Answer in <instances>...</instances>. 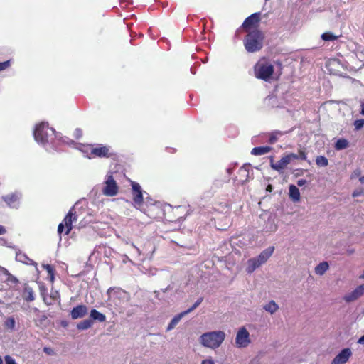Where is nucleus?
Returning <instances> with one entry per match:
<instances>
[{"label": "nucleus", "instance_id": "f257e3e1", "mask_svg": "<svg viewBox=\"0 0 364 364\" xmlns=\"http://www.w3.org/2000/svg\"><path fill=\"white\" fill-rule=\"evenodd\" d=\"M36 141L41 145L47 151L57 150L60 136L55 129L49 127L48 122H41L36 125L33 130Z\"/></svg>", "mask_w": 364, "mask_h": 364}, {"label": "nucleus", "instance_id": "f03ea898", "mask_svg": "<svg viewBox=\"0 0 364 364\" xmlns=\"http://www.w3.org/2000/svg\"><path fill=\"white\" fill-rule=\"evenodd\" d=\"M81 151L90 159L95 157L108 159L114 155L112 146L104 144L84 146Z\"/></svg>", "mask_w": 364, "mask_h": 364}, {"label": "nucleus", "instance_id": "7ed1b4c3", "mask_svg": "<svg viewBox=\"0 0 364 364\" xmlns=\"http://www.w3.org/2000/svg\"><path fill=\"white\" fill-rule=\"evenodd\" d=\"M225 338V332L222 331H215L202 334L200 337V341L201 344L205 347L215 349L222 344Z\"/></svg>", "mask_w": 364, "mask_h": 364}, {"label": "nucleus", "instance_id": "20e7f679", "mask_svg": "<svg viewBox=\"0 0 364 364\" xmlns=\"http://www.w3.org/2000/svg\"><path fill=\"white\" fill-rule=\"evenodd\" d=\"M245 49L249 53H254L259 50L263 45V34L258 30H253L250 32L244 40Z\"/></svg>", "mask_w": 364, "mask_h": 364}, {"label": "nucleus", "instance_id": "39448f33", "mask_svg": "<svg viewBox=\"0 0 364 364\" xmlns=\"http://www.w3.org/2000/svg\"><path fill=\"white\" fill-rule=\"evenodd\" d=\"M274 72V66L270 63L259 62L255 66L257 78L268 80Z\"/></svg>", "mask_w": 364, "mask_h": 364}, {"label": "nucleus", "instance_id": "423d86ee", "mask_svg": "<svg viewBox=\"0 0 364 364\" xmlns=\"http://www.w3.org/2000/svg\"><path fill=\"white\" fill-rule=\"evenodd\" d=\"M103 195L106 196H115L119 192V186L113 178L112 173L108 172L104 181V187L102 190Z\"/></svg>", "mask_w": 364, "mask_h": 364}, {"label": "nucleus", "instance_id": "0eeeda50", "mask_svg": "<svg viewBox=\"0 0 364 364\" xmlns=\"http://www.w3.org/2000/svg\"><path fill=\"white\" fill-rule=\"evenodd\" d=\"M251 343L250 333L245 327L240 328L235 337V346L237 348H246Z\"/></svg>", "mask_w": 364, "mask_h": 364}, {"label": "nucleus", "instance_id": "6e6552de", "mask_svg": "<svg viewBox=\"0 0 364 364\" xmlns=\"http://www.w3.org/2000/svg\"><path fill=\"white\" fill-rule=\"evenodd\" d=\"M131 186L134 205L135 207H140L144 200V191H142L140 184L137 182L132 181Z\"/></svg>", "mask_w": 364, "mask_h": 364}, {"label": "nucleus", "instance_id": "1a4fd4ad", "mask_svg": "<svg viewBox=\"0 0 364 364\" xmlns=\"http://www.w3.org/2000/svg\"><path fill=\"white\" fill-rule=\"evenodd\" d=\"M352 351L350 348H346L341 351L332 360L331 364H345L352 356Z\"/></svg>", "mask_w": 364, "mask_h": 364}, {"label": "nucleus", "instance_id": "9d476101", "mask_svg": "<svg viewBox=\"0 0 364 364\" xmlns=\"http://www.w3.org/2000/svg\"><path fill=\"white\" fill-rule=\"evenodd\" d=\"M21 197V193L16 192L4 196L3 200L10 208H17L20 204Z\"/></svg>", "mask_w": 364, "mask_h": 364}, {"label": "nucleus", "instance_id": "9b49d317", "mask_svg": "<svg viewBox=\"0 0 364 364\" xmlns=\"http://www.w3.org/2000/svg\"><path fill=\"white\" fill-rule=\"evenodd\" d=\"M77 220L75 213H73V208L70 209L63 220L66 230L65 234L68 235L73 229V223Z\"/></svg>", "mask_w": 364, "mask_h": 364}, {"label": "nucleus", "instance_id": "f8f14e48", "mask_svg": "<svg viewBox=\"0 0 364 364\" xmlns=\"http://www.w3.org/2000/svg\"><path fill=\"white\" fill-rule=\"evenodd\" d=\"M289 164V158L286 155L284 156L280 160L274 163L273 156L270 157V166L275 171L279 172L282 171Z\"/></svg>", "mask_w": 364, "mask_h": 364}, {"label": "nucleus", "instance_id": "ddd939ff", "mask_svg": "<svg viewBox=\"0 0 364 364\" xmlns=\"http://www.w3.org/2000/svg\"><path fill=\"white\" fill-rule=\"evenodd\" d=\"M364 294V285H360L358 287L355 289H354L353 291L347 294L344 296V300L346 302H351L357 299H358L360 296H361Z\"/></svg>", "mask_w": 364, "mask_h": 364}, {"label": "nucleus", "instance_id": "4468645a", "mask_svg": "<svg viewBox=\"0 0 364 364\" xmlns=\"http://www.w3.org/2000/svg\"><path fill=\"white\" fill-rule=\"evenodd\" d=\"M87 313V307L85 305H78L72 309L70 315L73 319H77L82 318Z\"/></svg>", "mask_w": 364, "mask_h": 364}, {"label": "nucleus", "instance_id": "2eb2a0df", "mask_svg": "<svg viewBox=\"0 0 364 364\" xmlns=\"http://www.w3.org/2000/svg\"><path fill=\"white\" fill-rule=\"evenodd\" d=\"M274 250L273 246L269 247L268 248L263 250L257 257H255L258 262L262 265L264 264L268 259L272 256Z\"/></svg>", "mask_w": 364, "mask_h": 364}, {"label": "nucleus", "instance_id": "dca6fc26", "mask_svg": "<svg viewBox=\"0 0 364 364\" xmlns=\"http://www.w3.org/2000/svg\"><path fill=\"white\" fill-rule=\"evenodd\" d=\"M259 13H254L248 16L243 22L242 26L244 28H248L257 24L259 21Z\"/></svg>", "mask_w": 364, "mask_h": 364}, {"label": "nucleus", "instance_id": "f3484780", "mask_svg": "<svg viewBox=\"0 0 364 364\" xmlns=\"http://www.w3.org/2000/svg\"><path fill=\"white\" fill-rule=\"evenodd\" d=\"M264 104L266 106L273 108L283 107V103L279 102L278 97L274 95H269L264 100Z\"/></svg>", "mask_w": 364, "mask_h": 364}, {"label": "nucleus", "instance_id": "a211bd4d", "mask_svg": "<svg viewBox=\"0 0 364 364\" xmlns=\"http://www.w3.org/2000/svg\"><path fill=\"white\" fill-rule=\"evenodd\" d=\"M289 196L291 200L294 203L300 200V192L299 188L294 185H290L289 188Z\"/></svg>", "mask_w": 364, "mask_h": 364}, {"label": "nucleus", "instance_id": "6ab92c4d", "mask_svg": "<svg viewBox=\"0 0 364 364\" xmlns=\"http://www.w3.org/2000/svg\"><path fill=\"white\" fill-rule=\"evenodd\" d=\"M261 264L255 258H251L247 260L246 272L249 274L252 273L257 268L259 267Z\"/></svg>", "mask_w": 364, "mask_h": 364}, {"label": "nucleus", "instance_id": "aec40b11", "mask_svg": "<svg viewBox=\"0 0 364 364\" xmlns=\"http://www.w3.org/2000/svg\"><path fill=\"white\" fill-rule=\"evenodd\" d=\"M272 150V147L269 146H257L252 149L251 154L254 156H261L269 153Z\"/></svg>", "mask_w": 364, "mask_h": 364}, {"label": "nucleus", "instance_id": "412c9836", "mask_svg": "<svg viewBox=\"0 0 364 364\" xmlns=\"http://www.w3.org/2000/svg\"><path fill=\"white\" fill-rule=\"evenodd\" d=\"M263 309L266 311L270 313L271 314H273L279 309V306L278 304H276L274 301L271 300L263 306Z\"/></svg>", "mask_w": 364, "mask_h": 364}, {"label": "nucleus", "instance_id": "4be33fe9", "mask_svg": "<svg viewBox=\"0 0 364 364\" xmlns=\"http://www.w3.org/2000/svg\"><path fill=\"white\" fill-rule=\"evenodd\" d=\"M90 316L92 320L98 321L100 322H104L106 320L105 315L100 313L96 309L91 310Z\"/></svg>", "mask_w": 364, "mask_h": 364}, {"label": "nucleus", "instance_id": "5701e85b", "mask_svg": "<svg viewBox=\"0 0 364 364\" xmlns=\"http://www.w3.org/2000/svg\"><path fill=\"white\" fill-rule=\"evenodd\" d=\"M183 316L181 312L176 315L168 323L166 331H170L173 330Z\"/></svg>", "mask_w": 364, "mask_h": 364}, {"label": "nucleus", "instance_id": "b1692460", "mask_svg": "<svg viewBox=\"0 0 364 364\" xmlns=\"http://www.w3.org/2000/svg\"><path fill=\"white\" fill-rule=\"evenodd\" d=\"M16 259L17 261L26 264H36L32 259H31L26 255L22 252L16 254Z\"/></svg>", "mask_w": 364, "mask_h": 364}, {"label": "nucleus", "instance_id": "393cba45", "mask_svg": "<svg viewBox=\"0 0 364 364\" xmlns=\"http://www.w3.org/2000/svg\"><path fill=\"white\" fill-rule=\"evenodd\" d=\"M107 294L111 295V294H113V295L116 296L119 299H126L127 298V292L123 291L121 289H112L109 288L107 290Z\"/></svg>", "mask_w": 364, "mask_h": 364}, {"label": "nucleus", "instance_id": "a878e982", "mask_svg": "<svg viewBox=\"0 0 364 364\" xmlns=\"http://www.w3.org/2000/svg\"><path fill=\"white\" fill-rule=\"evenodd\" d=\"M328 264L326 262H321L315 267V273L318 275H323L328 269Z\"/></svg>", "mask_w": 364, "mask_h": 364}, {"label": "nucleus", "instance_id": "bb28decb", "mask_svg": "<svg viewBox=\"0 0 364 364\" xmlns=\"http://www.w3.org/2000/svg\"><path fill=\"white\" fill-rule=\"evenodd\" d=\"M93 325L92 319H85L77 324V328L80 331H84L90 328Z\"/></svg>", "mask_w": 364, "mask_h": 364}, {"label": "nucleus", "instance_id": "cd10ccee", "mask_svg": "<svg viewBox=\"0 0 364 364\" xmlns=\"http://www.w3.org/2000/svg\"><path fill=\"white\" fill-rule=\"evenodd\" d=\"M0 272L2 274V276L5 277V280L8 282H11L12 283H16L17 279L10 274L9 272L4 267H0Z\"/></svg>", "mask_w": 364, "mask_h": 364}, {"label": "nucleus", "instance_id": "c85d7f7f", "mask_svg": "<svg viewBox=\"0 0 364 364\" xmlns=\"http://www.w3.org/2000/svg\"><path fill=\"white\" fill-rule=\"evenodd\" d=\"M348 146V141L345 139H339L335 143V149L336 150H342L347 148Z\"/></svg>", "mask_w": 364, "mask_h": 364}, {"label": "nucleus", "instance_id": "c756f323", "mask_svg": "<svg viewBox=\"0 0 364 364\" xmlns=\"http://www.w3.org/2000/svg\"><path fill=\"white\" fill-rule=\"evenodd\" d=\"M25 299L28 301H32L35 299L33 291L29 287H26L24 289Z\"/></svg>", "mask_w": 364, "mask_h": 364}, {"label": "nucleus", "instance_id": "7c9ffc66", "mask_svg": "<svg viewBox=\"0 0 364 364\" xmlns=\"http://www.w3.org/2000/svg\"><path fill=\"white\" fill-rule=\"evenodd\" d=\"M316 164L318 166L326 167L328 164V161L326 157L323 156H319L316 159Z\"/></svg>", "mask_w": 364, "mask_h": 364}, {"label": "nucleus", "instance_id": "2f4dec72", "mask_svg": "<svg viewBox=\"0 0 364 364\" xmlns=\"http://www.w3.org/2000/svg\"><path fill=\"white\" fill-rule=\"evenodd\" d=\"M282 133L279 131H274L269 134V143L271 144H274L278 139L279 136H282Z\"/></svg>", "mask_w": 364, "mask_h": 364}, {"label": "nucleus", "instance_id": "473e14b6", "mask_svg": "<svg viewBox=\"0 0 364 364\" xmlns=\"http://www.w3.org/2000/svg\"><path fill=\"white\" fill-rule=\"evenodd\" d=\"M338 36L331 32H326L321 35V38L326 41H332L337 39Z\"/></svg>", "mask_w": 364, "mask_h": 364}, {"label": "nucleus", "instance_id": "72a5a7b5", "mask_svg": "<svg viewBox=\"0 0 364 364\" xmlns=\"http://www.w3.org/2000/svg\"><path fill=\"white\" fill-rule=\"evenodd\" d=\"M264 229L267 232H275L277 230V225L274 223L273 220H269L268 224L267 225Z\"/></svg>", "mask_w": 364, "mask_h": 364}, {"label": "nucleus", "instance_id": "f704fd0d", "mask_svg": "<svg viewBox=\"0 0 364 364\" xmlns=\"http://www.w3.org/2000/svg\"><path fill=\"white\" fill-rule=\"evenodd\" d=\"M5 326L9 329H14L16 325L15 319L13 317H9L4 323Z\"/></svg>", "mask_w": 364, "mask_h": 364}, {"label": "nucleus", "instance_id": "c9c22d12", "mask_svg": "<svg viewBox=\"0 0 364 364\" xmlns=\"http://www.w3.org/2000/svg\"><path fill=\"white\" fill-rule=\"evenodd\" d=\"M43 267L48 272V273L50 277V280L53 282L54 279V269H53V267L50 264L43 265Z\"/></svg>", "mask_w": 364, "mask_h": 364}, {"label": "nucleus", "instance_id": "e433bc0d", "mask_svg": "<svg viewBox=\"0 0 364 364\" xmlns=\"http://www.w3.org/2000/svg\"><path fill=\"white\" fill-rule=\"evenodd\" d=\"M353 125H354V127H355V130H357V131L360 130L364 126V119H356L354 122Z\"/></svg>", "mask_w": 364, "mask_h": 364}, {"label": "nucleus", "instance_id": "4c0bfd02", "mask_svg": "<svg viewBox=\"0 0 364 364\" xmlns=\"http://www.w3.org/2000/svg\"><path fill=\"white\" fill-rule=\"evenodd\" d=\"M249 165H245L240 169V173L241 174H245V176L247 178L249 174Z\"/></svg>", "mask_w": 364, "mask_h": 364}, {"label": "nucleus", "instance_id": "58836bf2", "mask_svg": "<svg viewBox=\"0 0 364 364\" xmlns=\"http://www.w3.org/2000/svg\"><path fill=\"white\" fill-rule=\"evenodd\" d=\"M11 65L10 60H6L0 63V71H3Z\"/></svg>", "mask_w": 364, "mask_h": 364}, {"label": "nucleus", "instance_id": "ea45409f", "mask_svg": "<svg viewBox=\"0 0 364 364\" xmlns=\"http://www.w3.org/2000/svg\"><path fill=\"white\" fill-rule=\"evenodd\" d=\"M364 191H363V188H358V189H356L355 190L353 193H352V196L353 197L355 198V197H358V196H360L363 194Z\"/></svg>", "mask_w": 364, "mask_h": 364}, {"label": "nucleus", "instance_id": "a19ab883", "mask_svg": "<svg viewBox=\"0 0 364 364\" xmlns=\"http://www.w3.org/2000/svg\"><path fill=\"white\" fill-rule=\"evenodd\" d=\"M361 174V171L359 168L355 169L351 174L350 178L351 179L356 178L358 177H360Z\"/></svg>", "mask_w": 364, "mask_h": 364}, {"label": "nucleus", "instance_id": "79ce46f5", "mask_svg": "<svg viewBox=\"0 0 364 364\" xmlns=\"http://www.w3.org/2000/svg\"><path fill=\"white\" fill-rule=\"evenodd\" d=\"M287 158H289V163L292 161V160H295V159H299V156L298 154H287L286 155Z\"/></svg>", "mask_w": 364, "mask_h": 364}, {"label": "nucleus", "instance_id": "37998d69", "mask_svg": "<svg viewBox=\"0 0 364 364\" xmlns=\"http://www.w3.org/2000/svg\"><path fill=\"white\" fill-rule=\"evenodd\" d=\"M4 359L6 364H16L14 359L9 355H6Z\"/></svg>", "mask_w": 364, "mask_h": 364}, {"label": "nucleus", "instance_id": "c03bdc74", "mask_svg": "<svg viewBox=\"0 0 364 364\" xmlns=\"http://www.w3.org/2000/svg\"><path fill=\"white\" fill-rule=\"evenodd\" d=\"M82 135V132L80 129L77 128L74 131V136L76 139H80Z\"/></svg>", "mask_w": 364, "mask_h": 364}, {"label": "nucleus", "instance_id": "a18cd8bd", "mask_svg": "<svg viewBox=\"0 0 364 364\" xmlns=\"http://www.w3.org/2000/svg\"><path fill=\"white\" fill-rule=\"evenodd\" d=\"M299 159H301V160H306V154L304 151L300 149L299 151Z\"/></svg>", "mask_w": 364, "mask_h": 364}, {"label": "nucleus", "instance_id": "49530a36", "mask_svg": "<svg viewBox=\"0 0 364 364\" xmlns=\"http://www.w3.org/2000/svg\"><path fill=\"white\" fill-rule=\"evenodd\" d=\"M43 351L44 353L50 355H53L55 354L54 350L50 347H44Z\"/></svg>", "mask_w": 364, "mask_h": 364}, {"label": "nucleus", "instance_id": "de8ad7c7", "mask_svg": "<svg viewBox=\"0 0 364 364\" xmlns=\"http://www.w3.org/2000/svg\"><path fill=\"white\" fill-rule=\"evenodd\" d=\"M65 225H64L63 223H60L59 225H58V233L59 235H61L62 232H63L64 229H65Z\"/></svg>", "mask_w": 364, "mask_h": 364}, {"label": "nucleus", "instance_id": "09e8293b", "mask_svg": "<svg viewBox=\"0 0 364 364\" xmlns=\"http://www.w3.org/2000/svg\"><path fill=\"white\" fill-rule=\"evenodd\" d=\"M307 183V181L306 179H299L297 181L298 186H303Z\"/></svg>", "mask_w": 364, "mask_h": 364}, {"label": "nucleus", "instance_id": "8fccbe9b", "mask_svg": "<svg viewBox=\"0 0 364 364\" xmlns=\"http://www.w3.org/2000/svg\"><path fill=\"white\" fill-rule=\"evenodd\" d=\"M203 298L200 297L197 301L193 304V308H197L203 301Z\"/></svg>", "mask_w": 364, "mask_h": 364}, {"label": "nucleus", "instance_id": "3c124183", "mask_svg": "<svg viewBox=\"0 0 364 364\" xmlns=\"http://www.w3.org/2000/svg\"><path fill=\"white\" fill-rule=\"evenodd\" d=\"M196 309V308H193V305L191 307H190L189 309H188L186 311H184L181 312V313H182V314H183V316H186V314H188L191 313V311H193L194 309Z\"/></svg>", "mask_w": 364, "mask_h": 364}, {"label": "nucleus", "instance_id": "603ef678", "mask_svg": "<svg viewBox=\"0 0 364 364\" xmlns=\"http://www.w3.org/2000/svg\"><path fill=\"white\" fill-rule=\"evenodd\" d=\"M201 364H215V363L212 359H205L202 361Z\"/></svg>", "mask_w": 364, "mask_h": 364}, {"label": "nucleus", "instance_id": "864d4df0", "mask_svg": "<svg viewBox=\"0 0 364 364\" xmlns=\"http://www.w3.org/2000/svg\"><path fill=\"white\" fill-rule=\"evenodd\" d=\"M6 232V228L3 225H0V235H4Z\"/></svg>", "mask_w": 364, "mask_h": 364}, {"label": "nucleus", "instance_id": "5fc2aeb1", "mask_svg": "<svg viewBox=\"0 0 364 364\" xmlns=\"http://www.w3.org/2000/svg\"><path fill=\"white\" fill-rule=\"evenodd\" d=\"M358 343L364 344V335L358 340Z\"/></svg>", "mask_w": 364, "mask_h": 364}, {"label": "nucleus", "instance_id": "6e6d98bb", "mask_svg": "<svg viewBox=\"0 0 364 364\" xmlns=\"http://www.w3.org/2000/svg\"><path fill=\"white\" fill-rule=\"evenodd\" d=\"M360 107H361V109H360V113L362 115H364V103H361Z\"/></svg>", "mask_w": 364, "mask_h": 364}, {"label": "nucleus", "instance_id": "4d7b16f0", "mask_svg": "<svg viewBox=\"0 0 364 364\" xmlns=\"http://www.w3.org/2000/svg\"><path fill=\"white\" fill-rule=\"evenodd\" d=\"M132 247H133L136 250V252H137V253H138L139 255H140V254H141V251H140V250H139L138 247H136L133 243L132 244Z\"/></svg>", "mask_w": 364, "mask_h": 364}, {"label": "nucleus", "instance_id": "13d9d810", "mask_svg": "<svg viewBox=\"0 0 364 364\" xmlns=\"http://www.w3.org/2000/svg\"><path fill=\"white\" fill-rule=\"evenodd\" d=\"M359 181H360L361 183H364V176H360V177H359Z\"/></svg>", "mask_w": 364, "mask_h": 364}, {"label": "nucleus", "instance_id": "bf43d9fd", "mask_svg": "<svg viewBox=\"0 0 364 364\" xmlns=\"http://www.w3.org/2000/svg\"><path fill=\"white\" fill-rule=\"evenodd\" d=\"M267 190L268 191H272V186H271V185H269V186H267Z\"/></svg>", "mask_w": 364, "mask_h": 364}, {"label": "nucleus", "instance_id": "052dcab7", "mask_svg": "<svg viewBox=\"0 0 364 364\" xmlns=\"http://www.w3.org/2000/svg\"><path fill=\"white\" fill-rule=\"evenodd\" d=\"M127 259L129 260V259L128 258L127 256H126V258H124V260H127Z\"/></svg>", "mask_w": 364, "mask_h": 364}, {"label": "nucleus", "instance_id": "680f3d73", "mask_svg": "<svg viewBox=\"0 0 364 364\" xmlns=\"http://www.w3.org/2000/svg\"><path fill=\"white\" fill-rule=\"evenodd\" d=\"M127 259L129 260V259L128 258L127 256H126V258H124V260H127Z\"/></svg>", "mask_w": 364, "mask_h": 364}]
</instances>
